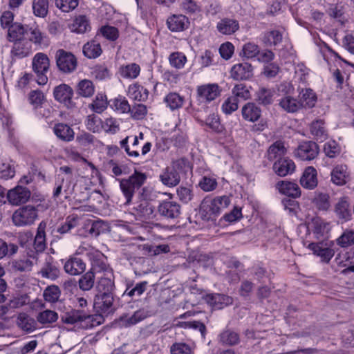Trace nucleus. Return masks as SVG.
<instances>
[{
	"label": "nucleus",
	"mask_w": 354,
	"mask_h": 354,
	"mask_svg": "<svg viewBox=\"0 0 354 354\" xmlns=\"http://www.w3.org/2000/svg\"><path fill=\"white\" fill-rule=\"evenodd\" d=\"M147 316V312L144 310H138L136 311L133 315L131 316H124L122 317L121 321L122 322V325L128 327L133 325H135L143 319H145Z\"/></svg>",
	"instance_id": "obj_49"
},
{
	"label": "nucleus",
	"mask_w": 354,
	"mask_h": 354,
	"mask_svg": "<svg viewBox=\"0 0 354 354\" xmlns=\"http://www.w3.org/2000/svg\"><path fill=\"white\" fill-rule=\"evenodd\" d=\"M168 28L172 32L183 31L188 28V19L183 15H174L167 20Z\"/></svg>",
	"instance_id": "obj_27"
},
{
	"label": "nucleus",
	"mask_w": 354,
	"mask_h": 354,
	"mask_svg": "<svg viewBox=\"0 0 354 354\" xmlns=\"http://www.w3.org/2000/svg\"><path fill=\"white\" fill-rule=\"evenodd\" d=\"M139 145L138 137L127 136L120 141V147L129 156L132 158H138L139 152L138 151V145Z\"/></svg>",
	"instance_id": "obj_28"
},
{
	"label": "nucleus",
	"mask_w": 354,
	"mask_h": 354,
	"mask_svg": "<svg viewBox=\"0 0 354 354\" xmlns=\"http://www.w3.org/2000/svg\"><path fill=\"white\" fill-rule=\"evenodd\" d=\"M168 60L170 66L178 70L183 68L187 62L186 55L179 51L171 53L169 55Z\"/></svg>",
	"instance_id": "obj_43"
},
{
	"label": "nucleus",
	"mask_w": 354,
	"mask_h": 354,
	"mask_svg": "<svg viewBox=\"0 0 354 354\" xmlns=\"http://www.w3.org/2000/svg\"><path fill=\"white\" fill-rule=\"evenodd\" d=\"M324 151L326 156L335 158L340 153V147L335 140H329L324 144Z\"/></svg>",
	"instance_id": "obj_62"
},
{
	"label": "nucleus",
	"mask_w": 354,
	"mask_h": 354,
	"mask_svg": "<svg viewBox=\"0 0 354 354\" xmlns=\"http://www.w3.org/2000/svg\"><path fill=\"white\" fill-rule=\"evenodd\" d=\"M57 314L50 310H46L39 313L37 317V321L42 324L53 323L57 321Z\"/></svg>",
	"instance_id": "obj_59"
},
{
	"label": "nucleus",
	"mask_w": 354,
	"mask_h": 354,
	"mask_svg": "<svg viewBox=\"0 0 354 354\" xmlns=\"http://www.w3.org/2000/svg\"><path fill=\"white\" fill-rule=\"evenodd\" d=\"M50 66L48 56L43 53H37L32 60V68L37 76V82L39 85H45L48 82L47 73Z\"/></svg>",
	"instance_id": "obj_5"
},
{
	"label": "nucleus",
	"mask_w": 354,
	"mask_h": 354,
	"mask_svg": "<svg viewBox=\"0 0 354 354\" xmlns=\"http://www.w3.org/2000/svg\"><path fill=\"white\" fill-rule=\"evenodd\" d=\"M331 181L336 185L342 186L350 180V171L346 165H335L330 172Z\"/></svg>",
	"instance_id": "obj_17"
},
{
	"label": "nucleus",
	"mask_w": 354,
	"mask_h": 354,
	"mask_svg": "<svg viewBox=\"0 0 354 354\" xmlns=\"http://www.w3.org/2000/svg\"><path fill=\"white\" fill-rule=\"evenodd\" d=\"M56 62L59 69L64 73H71L77 67V59L71 53L59 49L56 53Z\"/></svg>",
	"instance_id": "obj_11"
},
{
	"label": "nucleus",
	"mask_w": 354,
	"mask_h": 354,
	"mask_svg": "<svg viewBox=\"0 0 354 354\" xmlns=\"http://www.w3.org/2000/svg\"><path fill=\"white\" fill-rule=\"evenodd\" d=\"M113 302L112 292L99 293L94 301V306L101 313H108L111 310Z\"/></svg>",
	"instance_id": "obj_26"
},
{
	"label": "nucleus",
	"mask_w": 354,
	"mask_h": 354,
	"mask_svg": "<svg viewBox=\"0 0 354 354\" xmlns=\"http://www.w3.org/2000/svg\"><path fill=\"white\" fill-rule=\"evenodd\" d=\"M198 185L200 188L206 192L214 190L217 185V180L214 176H205L201 178L199 181Z\"/></svg>",
	"instance_id": "obj_55"
},
{
	"label": "nucleus",
	"mask_w": 354,
	"mask_h": 354,
	"mask_svg": "<svg viewBox=\"0 0 354 354\" xmlns=\"http://www.w3.org/2000/svg\"><path fill=\"white\" fill-rule=\"evenodd\" d=\"M30 196V192L27 188L18 185L8 192L6 198L12 205H18L26 203Z\"/></svg>",
	"instance_id": "obj_15"
},
{
	"label": "nucleus",
	"mask_w": 354,
	"mask_h": 354,
	"mask_svg": "<svg viewBox=\"0 0 354 354\" xmlns=\"http://www.w3.org/2000/svg\"><path fill=\"white\" fill-rule=\"evenodd\" d=\"M127 95L135 100L145 101L148 99L149 91L138 83H134L129 86Z\"/></svg>",
	"instance_id": "obj_32"
},
{
	"label": "nucleus",
	"mask_w": 354,
	"mask_h": 354,
	"mask_svg": "<svg viewBox=\"0 0 354 354\" xmlns=\"http://www.w3.org/2000/svg\"><path fill=\"white\" fill-rule=\"evenodd\" d=\"M64 270L71 275H78L82 273L86 268L84 261L77 257H71L64 266Z\"/></svg>",
	"instance_id": "obj_30"
},
{
	"label": "nucleus",
	"mask_w": 354,
	"mask_h": 354,
	"mask_svg": "<svg viewBox=\"0 0 354 354\" xmlns=\"http://www.w3.org/2000/svg\"><path fill=\"white\" fill-rule=\"evenodd\" d=\"M274 91L266 88H261L256 94L257 100L262 104L267 105L272 102Z\"/></svg>",
	"instance_id": "obj_52"
},
{
	"label": "nucleus",
	"mask_w": 354,
	"mask_h": 354,
	"mask_svg": "<svg viewBox=\"0 0 354 354\" xmlns=\"http://www.w3.org/2000/svg\"><path fill=\"white\" fill-rule=\"evenodd\" d=\"M93 270H95L97 275V289L99 293L112 292L114 287L113 274L106 260L100 264L95 263Z\"/></svg>",
	"instance_id": "obj_1"
},
{
	"label": "nucleus",
	"mask_w": 354,
	"mask_h": 354,
	"mask_svg": "<svg viewBox=\"0 0 354 354\" xmlns=\"http://www.w3.org/2000/svg\"><path fill=\"white\" fill-rule=\"evenodd\" d=\"M241 113L245 120L254 122L260 118L261 110L256 104L248 102L242 107Z\"/></svg>",
	"instance_id": "obj_29"
},
{
	"label": "nucleus",
	"mask_w": 354,
	"mask_h": 354,
	"mask_svg": "<svg viewBox=\"0 0 354 354\" xmlns=\"http://www.w3.org/2000/svg\"><path fill=\"white\" fill-rule=\"evenodd\" d=\"M32 43L26 39H17L11 50L12 58L22 59L32 53Z\"/></svg>",
	"instance_id": "obj_16"
},
{
	"label": "nucleus",
	"mask_w": 354,
	"mask_h": 354,
	"mask_svg": "<svg viewBox=\"0 0 354 354\" xmlns=\"http://www.w3.org/2000/svg\"><path fill=\"white\" fill-rule=\"evenodd\" d=\"M310 132L316 138L317 140L320 142L326 140L328 136L324 122L322 120H317L311 124Z\"/></svg>",
	"instance_id": "obj_44"
},
{
	"label": "nucleus",
	"mask_w": 354,
	"mask_h": 354,
	"mask_svg": "<svg viewBox=\"0 0 354 354\" xmlns=\"http://www.w3.org/2000/svg\"><path fill=\"white\" fill-rule=\"evenodd\" d=\"M218 342L225 346H235L241 342V337L238 332L225 328L218 334Z\"/></svg>",
	"instance_id": "obj_19"
},
{
	"label": "nucleus",
	"mask_w": 354,
	"mask_h": 354,
	"mask_svg": "<svg viewBox=\"0 0 354 354\" xmlns=\"http://www.w3.org/2000/svg\"><path fill=\"white\" fill-rule=\"evenodd\" d=\"M333 242L329 240H322L317 243H310L307 248L310 250L313 253L319 257L321 261L328 263L335 254V252L332 248Z\"/></svg>",
	"instance_id": "obj_8"
},
{
	"label": "nucleus",
	"mask_w": 354,
	"mask_h": 354,
	"mask_svg": "<svg viewBox=\"0 0 354 354\" xmlns=\"http://www.w3.org/2000/svg\"><path fill=\"white\" fill-rule=\"evenodd\" d=\"M89 28L88 21L84 16H79L75 19L71 26L72 32L84 33Z\"/></svg>",
	"instance_id": "obj_53"
},
{
	"label": "nucleus",
	"mask_w": 354,
	"mask_h": 354,
	"mask_svg": "<svg viewBox=\"0 0 354 354\" xmlns=\"http://www.w3.org/2000/svg\"><path fill=\"white\" fill-rule=\"evenodd\" d=\"M188 162L185 159H178L172 162L170 167H167L160 175L162 183L167 187L176 186L180 180V174L183 172Z\"/></svg>",
	"instance_id": "obj_2"
},
{
	"label": "nucleus",
	"mask_w": 354,
	"mask_h": 354,
	"mask_svg": "<svg viewBox=\"0 0 354 354\" xmlns=\"http://www.w3.org/2000/svg\"><path fill=\"white\" fill-rule=\"evenodd\" d=\"M28 41L33 42L36 45H39L40 46H47L48 45L47 36L37 27L30 28Z\"/></svg>",
	"instance_id": "obj_40"
},
{
	"label": "nucleus",
	"mask_w": 354,
	"mask_h": 354,
	"mask_svg": "<svg viewBox=\"0 0 354 354\" xmlns=\"http://www.w3.org/2000/svg\"><path fill=\"white\" fill-rule=\"evenodd\" d=\"M164 102L171 111H175L183 106L184 97L177 93L171 92L164 97Z\"/></svg>",
	"instance_id": "obj_37"
},
{
	"label": "nucleus",
	"mask_w": 354,
	"mask_h": 354,
	"mask_svg": "<svg viewBox=\"0 0 354 354\" xmlns=\"http://www.w3.org/2000/svg\"><path fill=\"white\" fill-rule=\"evenodd\" d=\"M15 169L9 162H0V178L8 180L14 177Z\"/></svg>",
	"instance_id": "obj_60"
},
{
	"label": "nucleus",
	"mask_w": 354,
	"mask_h": 354,
	"mask_svg": "<svg viewBox=\"0 0 354 354\" xmlns=\"http://www.w3.org/2000/svg\"><path fill=\"white\" fill-rule=\"evenodd\" d=\"M279 91L286 93V95L279 100V106L284 111L288 113H295L304 106L302 102L289 95L293 91L292 86L290 83L281 84Z\"/></svg>",
	"instance_id": "obj_7"
},
{
	"label": "nucleus",
	"mask_w": 354,
	"mask_h": 354,
	"mask_svg": "<svg viewBox=\"0 0 354 354\" xmlns=\"http://www.w3.org/2000/svg\"><path fill=\"white\" fill-rule=\"evenodd\" d=\"M45 227L46 223L43 222L40 223L37 227V234L34 240V248L37 252H42L46 249Z\"/></svg>",
	"instance_id": "obj_35"
},
{
	"label": "nucleus",
	"mask_w": 354,
	"mask_h": 354,
	"mask_svg": "<svg viewBox=\"0 0 354 354\" xmlns=\"http://www.w3.org/2000/svg\"><path fill=\"white\" fill-rule=\"evenodd\" d=\"M193 348L185 343H175L171 347V354H192Z\"/></svg>",
	"instance_id": "obj_64"
},
{
	"label": "nucleus",
	"mask_w": 354,
	"mask_h": 354,
	"mask_svg": "<svg viewBox=\"0 0 354 354\" xmlns=\"http://www.w3.org/2000/svg\"><path fill=\"white\" fill-rule=\"evenodd\" d=\"M95 87L93 82L88 80H81L77 86V93L84 97H89L93 95Z\"/></svg>",
	"instance_id": "obj_47"
},
{
	"label": "nucleus",
	"mask_w": 354,
	"mask_h": 354,
	"mask_svg": "<svg viewBox=\"0 0 354 354\" xmlns=\"http://www.w3.org/2000/svg\"><path fill=\"white\" fill-rule=\"evenodd\" d=\"M17 325L26 332H32L37 328L35 319L26 313H19L17 317Z\"/></svg>",
	"instance_id": "obj_41"
},
{
	"label": "nucleus",
	"mask_w": 354,
	"mask_h": 354,
	"mask_svg": "<svg viewBox=\"0 0 354 354\" xmlns=\"http://www.w3.org/2000/svg\"><path fill=\"white\" fill-rule=\"evenodd\" d=\"M64 321L66 324H73L79 322L86 321L87 322H91V326H94L95 325L100 324V322L95 324L94 317L93 315H90L84 310H73L71 313L66 315L63 318Z\"/></svg>",
	"instance_id": "obj_21"
},
{
	"label": "nucleus",
	"mask_w": 354,
	"mask_h": 354,
	"mask_svg": "<svg viewBox=\"0 0 354 354\" xmlns=\"http://www.w3.org/2000/svg\"><path fill=\"white\" fill-rule=\"evenodd\" d=\"M28 100L30 103L33 106V107L36 109H39V114L44 117H47L48 114L50 113L49 110H44V113H41L42 104L45 100L44 95L42 92L35 90L32 91L30 93Z\"/></svg>",
	"instance_id": "obj_34"
},
{
	"label": "nucleus",
	"mask_w": 354,
	"mask_h": 354,
	"mask_svg": "<svg viewBox=\"0 0 354 354\" xmlns=\"http://www.w3.org/2000/svg\"><path fill=\"white\" fill-rule=\"evenodd\" d=\"M180 207L175 201H163L158 206L160 214L167 218H174L179 216Z\"/></svg>",
	"instance_id": "obj_23"
},
{
	"label": "nucleus",
	"mask_w": 354,
	"mask_h": 354,
	"mask_svg": "<svg viewBox=\"0 0 354 354\" xmlns=\"http://www.w3.org/2000/svg\"><path fill=\"white\" fill-rule=\"evenodd\" d=\"M273 169L278 176H286L294 172L295 164L291 159L283 158L274 163Z\"/></svg>",
	"instance_id": "obj_22"
},
{
	"label": "nucleus",
	"mask_w": 354,
	"mask_h": 354,
	"mask_svg": "<svg viewBox=\"0 0 354 354\" xmlns=\"http://www.w3.org/2000/svg\"><path fill=\"white\" fill-rule=\"evenodd\" d=\"M308 230L310 234L317 240H328V233L329 231L328 224L322 220L320 218H313L308 223Z\"/></svg>",
	"instance_id": "obj_13"
},
{
	"label": "nucleus",
	"mask_w": 354,
	"mask_h": 354,
	"mask_svg": "<svg viewBox=\"0 0 354 354\" xmlns=\"http://www.w3.org/2000/svg\"><path fill=\"white\" fill-rule=\"evenodd\" d=\"M83 53L89 59L96 58L102 53L101 46L96 41L87 42L83 47Z\"/></svg>",
	"instance_id": "obj_48"
},
{
	"label": "nucleus",
	"mask_w": 354,
	"mask_h": 354,
	"mask_svg": "<svg viewBox=\"0 0 354 354\" xmlns=\"http://www.w3.org/2000/svg\"><path fill=\"white\" fill-rule=\"evenodd\" d=\"M96 277L97 275L95 273V270H93L92 266L91 270L86 272L80 279V288L84 291L91 290L93 287L95 279L96 278Z\"/></svg>",
	"instance_id": "obj_42"
},
{
	"label": "nucleus",
	"mask_w": 354,
	"mask_h": 354,
	"mask_svg": "<svg viewBox=\"0 0 354 354\" xmlns=\"http://www.w3.org/2000/svg\"><path fill=\"white\" fill-rule=\"evenodd\" d=\"M259 54V46L254 43H247L243 47L241 55L247 59L254 58Z\"/></svg>",
	"instance_id": "obj_63"
},
{
	"label": "nucleus",
	"mask_w": 354,
	"mask_h": 354,
	"mask_svg": "<svg viewBox=\"0 0 354 354\" xmlns=\"http://www.w3.org/2000/svg\"><path fill=\"white\" fill-rule=\"evenodd\" d=\"M252 67L247 62L234 65L230 71V76L235 80H245L252 76Z\"/></svg>",
	"instance_id": "obj_18"
},
{
	"label": "nucleus",
	"mask_w": 354,
	"mask_h": 354,
	"mask_svg": "<svg viewBox=\"0 0 354 354\" xmlns=\"http://www.w3.org/2000/svg\"><path fill=\"white\" fill-rule=\"evenodd\" d=\"M350 205L346 198H342L335 205V213L339 219L346 221L350 219L351 214Z\"/></svg>",
	"instance_id": "obj_39"
},
{
	"label": "nucleus",
	"mask_w": 354,
	"mask_h": 354,
	"mask_svg": "<svg viewBox=\"0 0 354 354\" xmlns=\"http://www.w3.org/2000/svg\"><path fill=\"white\" fill-rule=\"evenodd\" d=\"M327 13L333 18H339L342 15L343 6L339 0H328L326 5Z\"/></svg>",
	"instance_id": "obj_50"
},
{
	"label": "nucleus",
	"mask_w": 354,
	"mask_h": 354,
	"mask_svg": "<svg viewBox=\"0 0 354 354\" xmlns=\"http://www.w3.org/2000/svg\"><path fill=\"white\" fill-rule=\"evenodd\" d=\"M232 93L233 97L243 100H248L251 96L250 88L242 83L236 84L232 88Z\"/></svg>",
	"instance_id": "obj_54"
},
{
	"label": "nucleus",
	"mask_w": 354,
	"mask_h": 354,
	"mask_svg": "<svg viewBox=\"0 0 354 354\" xmlns=\"http://www.w3.org/2000/svg\"><path fill=\"white\" fill-rule=\"evenodd\" d=\"M218 31L223 35H232L239 28L238 21L231 18H223L216 25Z\"/></svg>",
	"instance_id": "obj_31"
},
{
	"label": "nucleus",
	"mask_w": 354,
	"mask_h": 354,
	"mask_svg": "<svg viewBox=\"0 0 354 354\" xmlns=\"http://www.w3.org/2000/svg\"><path fill=\"white\" fill-rule=\"evenodd\" d=\"M53 95L55 99L63 104L68 109L75 107V103L73 101V90L67 84H62L54 88Z\"/></svg>",
	"instance_id": "obj_12"
},
{
	"label": "nucleus",
	"mask_w": 354,
	"mask_h": 354,
	"mask_svg": "<svg viewBox=\"0 0 354 354\" xmlns=\"http://www.w3.org/2000/svg\"><path fill=\"white\" fill-rule=\"evenodd\" d=\"M38 216L37 209L32 205H26L17 209L12 214V222L16 226L30 225Z\"/></svg>",
	"instance_id": "obj_6"
},
{
	"label": "nucleus",
	"mask_w": 354,
	"mask_h": 354,
	"mask_svg": "<svg viewBox=\"0 0 354 354\" xmlns=\"http://www.w3.org/2000/svg\"><path fill=\"white\" fill-rule=\"evenodd\" d=\"M110 106L113 110L119 113H129L131 110V106L127 100L122 95H118L114 99L111 100Z\"/></svg>",
	"instance_id": "obj_38"
},
{
	"label": "nucleus",
	"mask_w": 354,
	"mask_h": 354,
	"mask_svg": "<svg viewBox=\"0 0 354 354\" xmlns=\"http://www.w3.org/2000/svg\"><path fill=\"white\" fill-rule=\"evenodd\" d=\"M84 124L86 129L93 133H98L102 129V120L94 114L88 115L84 121Z\"/></svg>",
	"instance_id": "obj_51"
},
{
	"label": "nucleus",
	"mask_w": 354,
	"mask_h": 354,
	"mask_svg": "<svg viewBox=\"0 0 354 354\" xmlns=\"http://www.w3.org/2000/svg\"><path fill=\"white\" fill-rule=\"evenodd\" d=\"M230 203L231 198L227 195L218 196L213 198H206L201 203V211L205 212L208 217L216 216Z\"/></svg>",
	"instance_id": "obj_4"
},
{
	"label": "nucleus",
	"mask_w": 354,
	"mask_h": 354,
	"mask_svg": "<svg viewBox=\"0 0 354 354\" xmlns=\"http://www.w3.org/2000/svg\"><path fill=\"white\" fill-rule=\"evenodd\" d=\"M317 170L313 167H308L305 169L300 178L301 185L307 189H313L317 185Z\"/></svg>",
	"instance_id": "obj_25"
},
{
	"label": "nucleus",
	"mask_w": 354,
	"mask_h": 354,
	"mask_svg": "<svg viewBox=\"0 0 354 354\" xmlns=\"http://www.w3.org/2000/svg\"><path fill=\"white\" fill-rule=\"evenodd\" d=\"M75 254L77 255H86L91 261L93 268L95 264H100L106 260L104 255L98 250L92 247L88 243L83 242L77 249Z\"/></svg>",
	"instance_id": "obj_14"
},
{
	"label": "nucleus",
	"mask_w": 354,
	"mask_h": 354,
	"mask_svg": "<svg viewBox=\"0 0 354 354\" xmlns=\"http://www.w3.org/2000/svg\"><path fill=\"white\" fill-rule=\"evenodd\" d=\"M145 174L135 171L128 178H123L120 180V187L126 198V203H129L133 196L136 189H139L146 181Z\"/></svg>",
	"instance_id": "obj_3"
},
{
	"label": "nucleus",
	"mask_w": 354,
	"mask_h": 354,
	"mask_svg": "<svg viewBox=\"0 0 354 354\" xmlns=\"http://www.w3.org/2000/svg\"><path fill=\"white\" fill-rule=\"evenodd\" d=\"M286 153V148L281 141H277L273 143L268 149L267 156L270 160L283 158Z\"/></svg>",
	"instance_id": "obj_36"
},
{
	"label": "nucleus",
	"mask_w": 354,
	"mask_h": 354,
	"mask_svg": "<svg viewBox=\"0 0 354 354\" xmlns=\"http://www.w3.org/2000/svg\"><path fill=\"white\" fill-rule=\"evenodd\" d=\"M120 73L122 77L126 79H136L140 73V67L136 63H131L125 66H122L120 68Z\"/></svg>",
	"instance_id": "obj_46"
},
{
	"label": "nucleus",
	"mask_w": 354,
	"mask_h": 354,
	"mask_svg": "<svg viewBox=\"0 0 354 354\" xmlns=\"http://www.w3.org/2000/svg\"><path fill=\"white\" fill-rule=\"evenodd\" d=\"M276 188L282 194L297 198L301 195V190L299 185L294 182L281 180L276 184Z\"/></svg>",
	"instance_id": "obj_24"
},
{
	"label": "nucleus",
	"mask_w": 354,
	"mask_h": 354,
	"mask_svg": "<svg viewBox=\"0 0 354 354\" xmlns=\"http://www.w3.org/2000/svg\"><path fill=\"white\" fill-rule=\"evenodd\" d=\"M40 273L43 277L54 280L58 277L59 270L54 264L47 262L41 269Z\"/></svg>",
	"instance_id": "obj_56"
},
{
	"label": "nucleus",
	"mask_w": 354,
	"mask_h": 354,
	"mask_svg": "<svg viewBox=\"0 0 354 354\" xmlns=\"http://www.w3.org/2000/svg\"><path fill=\"white\" fill-rule=\"evenodd\" d=\"M221 88L216 83L205 84L197 86L196 94L201 103H209L217 98L221 93Z\"/></svg>",
	"instance_id": "obj_9"
},
{
	"label": "nucleus",
	"mask_w": 354,
	"mask_h": 354,
	"mask_svg": "<svg viewBox=\"0 0 354 354\" xmlns=\"http://www.w3.org/2000/svg\"><path fill=\"white\" fill-rule=\"evenodd\" d=\"M53 132L58 138L65 142L73 140L75 136L73 129L64 123L56 124L53 128Z\"/></svg>",
	"instance_id": "obj_33"
},
{
	"label": "nucleus",
	"mask_w": 354,
	"mask_h": 354,
	"mask_svg": "<svg viewBox=\"0 0 354 354\" xmlns=\"http://www.w3.org/2000/svg\"><path fill=\"white\" fill-rule=\"evenodd\" d=\"M48 3L47 0H34L32 9L35 15L40 17H44L48 12Z\"/></svg>",
	"instance_id": "obj_57"
},
{
	"label": "nucleus",
	"mask_w": 354,
	"mask_h": 354,
	"mask_svg": "<svg viewBox=\"0 0 354 354\" xmlns=\"http://www.w3.org/2000/svg\"><path fill=\"white\" fill-rule=\"evenodd\" d=\"M337 244L341 247L346 248L354 244V230H346L337 239Z\"/></svg>",
	"instance_id": "obj_58"
},
{
	"label": "nucleus",
	"mask_w": 354,
	"mask_h": 354,
	"mask_svg": "<svg viewBox=\"0 0 354 354\" xmlns=\"http://www.w3.org/2000/svg\"><path fill=\"white\" fill-rule=\"evenodd\" d=\"M319 153L317 145L312 141L301 142L294 151V156L302 161H310Z\"/></svg>",
	"instance_id": "obj_10"
},
{
	"label": "nucleus",
	"mask_w": 354,
	"mask_h": 354,
	"mask_svg": "<svg viewBox=\"0 0 354 354\" xmlns=\"http://www.w3.org/2000/svg\"><path fill=\"white\" fill-rule=\"evenodd\" d=\"M204 300L214 309H222L232 304V297L222 294H206Z\"/></svg>",
	"instance_id": "obj_20"
},
{
	"label": "nucleus",
	"mask_w": 354,
	"mask_h": 354,
	"mask_svg": "<svg viewBox=\"0 0 354 354\" xmlns=\"http://www.w3.org/2000/svg\"><path fill=\"white\" fill-rule=\"evenodd\" d=\"M238 99L235 97L230 96L227 97L222 104L221 109L226 115L232 114L238 109Z\"/></svg>",
	"instance_id": "obj_61"
},
{
	"label": "nucleus",
	"mask_w": 354,
	"mask_h": 354,
	"mask_svg": "<svg viewBox=\"0 0 354 354\" xmlns=\"http://www.w3.org/2000/svg\"><path fill=\"white\" fill-rule=\"evenodd\" d=\"M108 106V101L106 95L97 93L93 102L88 105L90 109L97 113H102Z\"/></svg>",
	"instance_id": "obj_45"
}]
</instances>
